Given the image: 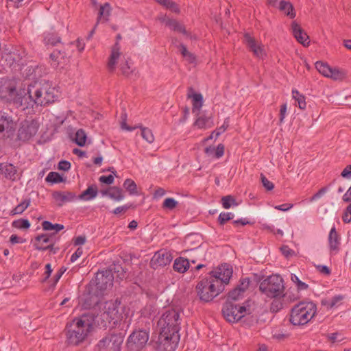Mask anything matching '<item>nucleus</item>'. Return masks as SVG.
I'll list each match as a JSON object with an SVG mask.
<instances>
[{
	"mask_svg": "<svg viewBox=\"0 0 351 351\" xmlns=\"http://www.w3.org/2000/svg\"><path fill=\"white\" fill-rule=\"evenodd\" d=\"M8 101L22 110L45 106L56 101L58 90L48 82H34L27 86L12 88L5 96Z\"/></svg>",
	"mask_w": 351,
	"mask_h": 351,
	"instance_id": "1",
	"label": "nucleus"
},
{
	"mask_svg": "<svg viewBox=\"0 0 351 351\" xmlns=\"http://www.w3.org/2000/svg\"><path fill=\"white\" fill-rule=\"evenodd\" d=\"M93 317L87 315L74 319L67 325V343L73 346L83 343L93 329Z\"/></svg>",
	"mask_w": 351,
	"mask_h": 351,
	"instance_id": "2",
	"label": "nucleus"
},
{
	"mask_svg": "<svg viewBox=\"0 0 351 351\" xmlns=\"http://www.w3.org/2000/svg\"><path fill=\"white\" fill-rule=\"evenodd\" d=\"M317 306L313 302H302L295 305L290 313V322L294 326L308 324L316 315Z\"/></svg>",
	"mask_w": 351,
	"mask_h": 351,
	"instance_id": "3",
	"label": "nucleus"
},
{
	"mask_svg": "<svg viewBox=\"0 0 351 351\" xmlns=\"http://www.w3.org/2000/svg\"><path fill=\"white\" fill-rule=\"evenodd\" d=\"M223 290L220 282L215 278H204L199 281L196 286L197 296L199 300L208 302L213 300Z\"/></svg>",
	"mask_w": 351,
	"mask_h": 351,
	"instance_id": "4",
	"label": "nucleus"
},
{
	"mask_svg": "<svg viewBox=\"0 0 351 351\" xmlns=\"http://www.w3.org/2000/svg\"><path fill=\"white\" fill-rule=\"evenodd\" d=\"M259 289L271 298H281L285 295L283 278L278 274L271 275L263 280L260 283Z\"/></svg>",
	"mask_w": 351,
	"mask_h": 351,
	"instance_id": "5",
	"label": "nucleus"
},
{
	"mask_svg": "<svg viewBox=\"0 0 351 351\" xmlns=\"http://www.w3.org/2000/svg\"><path fill=\"white\" fill-rule=\"evenodd\" d=\"M254 311V304L250 300L241 304L226 302L222 310L224 317L230 322H238L245 315L253 313Z\"/></svg>",
	"mask_w": 351,
	"mask_h": 351,
	"instance_id": "6",
	"label": "nucleus"
},
{
	"mask_svg": "<svg viewBox=\"0 0 351 351\" xmlns=\"http://www.w3.org/2000/svg\"><path fill=\"white\" fill-rule=\"evenodd\" d=\"M180 315L179 311L173 308L165 309L161 315L158 328L160 332H168L180 335Z\"/></svg>",
	"mask_w": 351,
	"mask_h": 351,
	"instance_id": "7",
	"label": "nucleus"
},
{
	"mask_svg": "<svg viewBox=\"0 0 351 351\" xmlns=\"http://www.w3.org/2000/svg\"><path fill=\"white\" fill-rule=\"evenodd\" d=\"M119 305L120 302L117 300L110 301L101 300L97 302L95 308H97L99 310L100 316L104 320L109 323L113 322L115 324L117 322Z\"/></svg>",
	"mask_w": 351,
	"mask_h": 351,
	"instance_id": "8",
	"label": "nucleus"
},
{
	"mask_svg": "<svg viewBox=\"0 0 351 351\" xmlns=\"http://www.w3.org/2000/svg\"><path fill=\"white\" fill-rule=\"evenodd\" d=\"M180 341V335L168 332H160L154 343L156 351H175Z\"/></svg>",
	"mask_w": 351,
	"mask_h": 351,
	"instance_id": "9",
	"label": "nucleus"
},
{
	"mask_svg": "<svg viewBox=\"0 0 351 351\" xmlns=\"http://www.w3.org/2000/svg\"><path fill=\"white\" fill-rule=\"evenodd\" d=\"M123 336L121 334H110L101 339L96 346V351H121Z\"/></svg>",
	"mask_w": 351,
	"mask_h": 351,
	"instance_id": "10",
	"label": "nucleus"
},
{
	"mask_svg": "<svg viewBox=\"0 0 351 351\" xmlns=\"http://www.w3.org/2000/svg\"><path fill=\"white\" fill-rule=\"evenodd\" d=\"M149 333L145 330H134L128 337L127 348L128 351H141L147 344Z\"/></svg>",
	"mask_w": 351,
	"mask_h": 351,
	"instance_id": "11",
	"label": "nucleus"
},
{
	"mask_svg": "<svg viewBox=\"0 0 351 351\" xmlns=\"http://www.w3.org/2000/svg\"><path fill=\"white\" fill-rule=\"evenodd\" d=\"M244 42L249 50L256 58L264 60L267 58V53L266 47L261 41L256 40L249 34H245L244 36Z\"/></svg>",
	"mask_w": 351,
	"mask_h": 351,
	"instance_id": "12",
	"label": "nucleus"
},
{
	"mask_svg": "<svg viewBox=\"0 0 351 351\" xmlns=\"http://www.w3.org/2000/svg\"><path fill=\"white\" fill-rule=\"evenodd\" d=\"M233 269L228 264H221L210 273V277L220 282V285L224 288V285L228 284L232 276Z\"/></svg>",
	"mask_w": 351,
	"mask_h": 351,
	"instance_id": "13",
	"label": "nucleus"
},
{
	"mask_svg": "<svg viewBox=\"0 0 351 351\" xmlns=\"http://www.w3.org/2000/svg\"><path fill=\"white\" fill-rule=\"evenodd\" d=\"M16 128L11 117L0 112V138H10L13 136Z\"/></svg>",
	"mask_w": 351,
	"mask_h": 351,
	"instance_id": "14",
	"label": "nucleus"
},
{
	"mask_svg": "<svg viewBox=\"0 0 351 351\" xmlns=\"http://www.w3.org/2000/svg\"><path fill=\"white\" fill-rule=\"evenodd\" d=\"M38 123L35 120H25L21 123L18 136L22 141H26L34 136L38 129Z\"/></svg>",
	"mask_w": 351,
	"mask_h": 351,
	"instance_id": "15",
	"label": "nucleus"
},
{
	"mask_svg": "<svg viewBox=\"0 0 351 351\" xmlns=\"http://www.w3.org/2000/svg\"><path fill=\"white\" fill-rule=\"evenodd\" d=\"M173 256L170 252L160 250L156 252L150 261V266L158 269L168 265L172 261Z\"/></svg>",
	"mask_w": 351,
	"mask_h": 351,
	"instance_id": "16",
	"label": "nucleus"
},
{
	"mask_svg": "<svg viewBox=\"0 0 351 351\" xmlns=\"http://www.w3.org/2000/svg\"><path fill=\"white\" fill-rule=\"evenodd\" d=\"M113 279L114 275L111 271L98 272L94 280L96 289L103 291L111 288Z\"/></svg>",
	"mask_w": 351,
	"mask_h": 351,
	"instance_id": "17",
	"label": "nucleus"
},
{
	"mask_svg": "<svg viewBox=\"0 0 351 351\" xmlns=\"http://www.w3.org/2000/svg\"><path fill=\"white\" fill-rule=\"evenodd\" d=\"M127 60L121 52V48L118 44H115L111 49L108 58V66L109 69L114 70L119 68L120 64Z\"/></svg>",
	"mask_w": 351,
	"mask_h": 351,
	"instance_id": "18",
	"label": "nucleus"
},
{
	"mask_svg": "<svg viewBox=\"0 0 351 351\" xmlns=\"http://www.w3.org/2000/svg\"><path fill=\"white\" fill-rule=\"evenodd\" d=\"M291 30L293 37L304 47H308L310 44L309 36L301 25L295 21L291 24Z\"/></svg>",
	"mask_w": 351,
	"mask_h": 351,
	"instance_id": "19",
	"label": "nucleus"
},
{
	"mask_svg": "<svg viewBox=\"0 0 351 351\" xmlns=\"http://www.w3.org/2000/svg\"><path fill=\"white\" fill-rule=\"evenodd\" d=\"M249 285L250 280L248 278L241 280L239 285L228 293L227 302L232 303L241 299L244 293L248 289Z\"/></svg>",
	"mask_w": 351,
	"mask_h": 351,
	"instance_id": "20",
	"label": "nucleus"
},
{
	"mask_svg": "<svg viewBox=\"0 0 351 351\" xmlns=\"http://www.w3.org/2000/svg\"><path fill=\"white\" fill-rule=\"evenodd\" d=\"M187 98L191 100L193 113L199 114L204 104L203 95L193 88H190L187 93Z\"/></svg>",
	"mask_w": 351,
	"mask_h": 351,
	"instance_id": "21",
	"label": "nucleus"
},
{
	"mask_svg": "<svg viewBox=\"0 0 351 351\" xmlns=\"http://www.w3.org/2000/svg\"><path fill=\"white\" fill-rule=\"evenodd\" d=\"M214 125L213 117L210 115H199L195 121V126L199 129H207Z\"/></svg>",
	"mask_w": 351,
	"mask_h": 351,
	"instance_id": "22",
	"label": "nucleus"
},
{
	"mask_svg": "<svg viewBox=\"0 0 351 351\" xmlns=\"http://www.w3.org/2000/svg\"><path fill=\"white\" fill-rule=\"evenodd\" d=\"M347 77V72L343 69L337 66H331L327 78L335 81H342Z\"/></svg>",
	"mask_w": 351,
	"mask_h": 351,
	"instance_id": "23",
	"label": "nucleus"
},
{
	"mask_svg": "<svg viewBox=\"0 0 351 351\" xmlns=\"http://www.w3.org/2000/svg\"><path fill=\"white\" fill-rule=\"evenodd\" d=\"M165 25L169 27L171 29L181 32L183 34L186 33L184 27L179 23L176 20L171 19L167 16H161L159 19Z\"/></svg>",
	"mask_w": 351,
	"mask_h": 351,
	"instance_id": "24",
	"label": "nucleus"
},
{
	"mask_svg": "<svg viewBox=\"0 0 351 351\" xmlns=\"http://www.w3.org/2000/svg\"><path fill=\"white\" fill-rule=\"evenodd\" d=\"M0 171L8 178L15 180L17 177L16 167L10 163H2L0 165Z\"/></svg>",
	"mask_w": 351,
	"mask_h": 351,
	"instance_id": "25",
	"label": "nucleus"
},
{
	"mask_svg": "<svg viewBox=\"0 0 351 351\" xmlns=\"http://www.w3.org/2000/svg\"><path fill=\"white\" fill-rule=\"evenodd\" d=\"M344 299L342 295H336L334 297L322 300V305L326 306L327 308L331 309L339 306Z\"/></svg>",
	"mask_w": 351,
	"mask_h": 351,
	"instance_id": "26",
	"label": "nucleus"
},
{
	"mask_svg": "<svg viewBox=\"0 0 351 351\" xmlns=\"http://www.w3.org/2000/svg\"><path fill=\"white\" fill-rule=\"evenodd\" d=\"M190 267V263L188 259L183 257H179L174 261L173 269L179 273L186 272Z\"/></svg>",
	"mask_w": 351,
	"mask_h": 351,
	"instance_id": "27",
	"label": "nucleus"
},
{
	"mask_svg": "<svg viewBox=\"0 0 351 351\" xmlns=\"http://www.w3.org/2000/svg\"><path fill=\"white\" fill-rule=\"evenodd\" d=\"M278 9L289 16L291 19L295 18L296 13L294 11L293 6L291 2L287 0H282L279 3Z\"/></svg>",
	"mask_w": 351,
	"mask_h": 351,
	"instance_id": "28",
	"label": "nucleus"
},
{
	"mask_svg": "<svg viewBox=\"0 0 351 351\" xmlns=\"http://www.w3.org/2000/svg\"><path fill=\"white\" fill-rule=\"evenodd\" d=\"M205 153L211 158H219L224 154V146L222 144H219L216 148L212 147H206Z\"/></svg>",
	"mask_w": 351,
	"mask_h": 351,
	"instance_id": "29",
	"label": "nucleus"
},
{
	"mask_svg": "<svg viewBox=\"0 0 351 351\" xmlns=\"http://www.w3.org/2000/svg\"><path fill=\"white\" fill-rule=\"evenodd\" d=\"M53 197L59 204L64 202L73 201L75 195L71 193L55 192L53 193Z\"/></svg>",
	"mask_w": 351,
	"mask_h": 351,
	"instance_id": "30",
	"label": "nucleus"
},
{
	"mask_svg": "<svg viewBox=\"0 0 351 351\" xmlns=\"http://www.w3.org/2000/svg\"><path fill=\"white\" fill-rule=\"evenodd\" d=\"M110 199L114 202H121L124 199L125 194L123 190L118 186L110 187Z\"/></svg>",
	"mask_w": 351,
	"mask_h": 351,
	"instance_id": "31",
	"label": "nucleus"
},
{
	"mask_svg": "<svg viewBox=\"0 0 351 351\" xmlns=\"http://www.w3.org/2000/svg\"><path fill=\"white\" fill-rule=\"evenodd\" d=\"M133 314L134 311L130 306L121 307V311H119L118 313L117 322L121 320H124L126 322H130Z\"/></svg>",
	"mask_w": 351,
	"mask_h": 351,
	"instance_id": "32",
	"label": "nucleus"
},
{
	"mask_svg": "<svg viewBox=\"0 0 351 351\" xmlns=\"http://www.w3.org/2000/svg\"><path fill=\"white\" fill-rule=\"evenodd\" d=\"M292 98L295 101V105H297L300 109L304 110L306 108L305 97L298 90H292Z\"/></svg>",
	"mask_w": 351,
	"mask_h": 351,
	"instance_id": "33",
	"label": "nucleus"
},
{
	"mask_svg": "<svg viewBox=\"0 0 351 351\" xmlns=\"http://www.w3.org/2000/svg\"><path fill=\"white\" fill-rule=\"evenodd\" d=\"M97 195V187L95 186H90L80 195V199L84 201H90L96 197Z\"/></svg>",
	"mask_w": 351,
	"mask_h": 351,
	"instance_id": "34",
	"label": "nucleus"
},
{
	"mask_svg": "<svg viewBox=\"0 0 351 351\" xmlns=\"http://www.w3.org/2000/svg\"><path fill=\"white\" fill-rule=\"evenodd\" d=\"M124 189L125 191L129 193L130 195H138V188L137 185L135 183L134 180L132 179L128 178L126 179L123 184Z\"/></svg>",
	"mask_w": 351,
	"mask_h": 351,
	"instance_id": "35",
	"label": "nucleus"
},
{
	"mask_svg": "<svg viewBox=\"0 0 351 351\" xmlns=\"http://www.w3.org/2000/svg\"><path fill=\"white\" fill-rule=\"evenodd\" d=\"M241 201L237 202L236 199L232 195L223 196L221 198V204L223 208L229 209L231 207H236L241 204Z\"/></svg>",
	"mask_w": 351,
	"mask_h": 351,
	"instance_id": "36",
	"label": "nucleus"
},
{
	"mask_svg": "<svg viewBox=\"0 0 351 351\" xmlns=\"http://www.w3.org/2000/svg\"><path fill=\"white\" fill-rule=\"evenodd\" d=\"M43 228L46 231H50L53 233H57L64 229V226L58 223H52L48 221H45L42 223Z\"/></svg>",
	"mask_w": 351,
	"mask_h": 351,
	"instance_id": "37",
	"label": "nucleus"
},
{
	"mask_svg": "<svg viewBox=\"0 0 351 351\" xmlns=\"http://www.w3.org/2000/svg\"><path fill=\"white\" fill-rule=\"evenodd\" d=\"M30 203V199H25L12 210L11 214L13 215L22 214L29 206Z\"/></svg>",
	"mask_w": 351,
	"mask_h": 351,
	"instance_id": "38",
	"label": "nucleus"
},
{
	"mask_svg": "<svg viewBox=\"0 0 351 351\" xmlns=\"http://www.w3.org/2000/svg\"><path fill=\"white\" fill-rule=\"evenodd\" d=\"M157 313V308L152 304L146 305L141 311V315L142 317L152 319Z\"/></svg>",
	"mask_w": 351,
	"mask_h": 351,
	"instance_id": "39",
	"label": "nucleus"
},
{
	"mask_svg": "<svg viewBox=\"0 0 351 351\" xmlns=\"http://www.w3.org/2000/svg\"><path fill=\"white\" fill-rule=\"evenodd\" d=\"M315 66L317 71L321 75H322L325 77H327V76H328V73L330 71L331 66H330L328 63L322 61H317L315 62Z\"/></svg>",
	"mask_w": 351,
	"mask_h": 351,
	"instance_id": "40",
	"label": "nucleus"
},
{
	"mask_svg": "<svg viewBox=\"0 0 351 351\" xmlns=\"http://www.w3.org/2000/svg\"><path fill=\"white\" fill-rule=\"evenodd\" d=\"M87 135L86 132L82 130H78L75 133V142L80 147H83L87 142Z\"/></svg>",
	"mask_w": 351,
	"mask_h": 351,
	"instance_id": "41",
	"label": "nucleus"
},
{
	"mask_svg": "<svg viewBox=\"0 0 351 351\" xmlns=\"http://www.w3.org/2000/svg\"><path fill=\"white\" fill-rule=\"evenodd\" d=\"M229 123H230L229 118L226 119L223 125L221 126H220L219 128H217L215 131H214L208 138L205 139V141H208V139H212L214 137H215V138H217L220 134L223 133L227 130V128L229 126Z\"/></svg>",
	"mask_w": 351,
	"mask_h": 351,
	"instance_id": "42",
	"label": "nucleus"
},
{
	"mask_svg": "<svg viewBox=\"0 0 351 351\" xmlns=\"http://www.w3.org/2000/svg\"><path fill=\"white\" fill-rule=\"evenodd\" d=\"M291 280L295 285L298 291H304L308 288V285L300 280L298 276L294 274H291Z\"/></svg>",
	"mask_w": 351,
	"mask_h": 351,
	"instance_id": "43",
	"label": "nucleus"
},
{
	"mask_svg": "<svg viewBox=\"0 0 351 351\" xmlns=\"http://www.w3.org/2000/svg\"><path fill=\"white\" fill-rule=\"evenodd\" d=\"M110 13V7L108 3H105L104 5L100 7L97 23L101 21H107L108 17Z\"/></svg>",
	"mask_w": 351,
	"mask_h": 351,
	"instance_id": "44",
	"label": "nucleus"
},
{
	"mask_svg": "<svg viewBox=\"0 0 351 351\" xmlns=\"http://www.w3.org/2000/svg\"><path fill=\"white\" fill-rule=\"evenodd\" d=\"M157 3L159 4L165 6L166 8L170 10L171 11L178 13L180 12V9L178 6V5L172 2L169 0H155Z\"/></svg>",
	"mask_w": 351,
	"mask_h": 351,
	"instance_id": "45",
	"label": "nucleus"
},
{
	"mask_svg": "<svg viewBox=\"0 0 351 351\" xmlns=\"http://www.w3.org/2000/svg\"><path fill=\"white\" fill-rule=\"evenodd\" d=\"M46 181L51 184L60 183L64 181L62 176L57 172H50L46 177Z\"/></svg>",
	"mask_w": 351,
	"mask_h": 351,
	"instance_id": "46",
	"label": "nucleus"
},
{
	"mask_svg": "<svg viewBox=\"0 0 351 351\" xmlns=\"http://www.w3.org/2000/svg\"><path fill=\"white\" fill-rule=\"evenodd\" d=\"M44 41L47 45H54L58 43L60 40L54 33L49 32L45 34Z\"/></svg>",
	"mask_w": 351,
	"mask_h": 351,
	"instance_id": "47",
	"label": "nucleus"
},
{
	"mask_svg": "<svg viewBox=\"0 0 351 351\" xmlns=\"http://www.w3.org/2000/svg\"><path fill=\"white\" fill-rule=\"evenodd\" d=\"M123 75H129L133 72L132 63L129 60H125L119 67Z\"/></svg>",
	"mask_w": 351,
	"mask_h": 351,
	"instance_id": "48",
	"label": "nucleus"
},
{
	"mask_svg": "<svg viewBox=\"0 0 351 351\" xmlns=\"http://www.w3.org/2000/svg\"><path fill=\"white\" fill-rule=\"evenodd\" d=\"M178 204V202L172 197H168L166 198L162 204V208L169 210H172L174 209Z\"/></svg>",
	"mask_w": 351,
	"mask_h": 351,
	"instance_id": "49",
	"label": "nucleus"
},
{
	"mask_svg": "<svg viewBox=\"0 0 351 351\" xmlns=\"http://www.w3.org/2000/svg\"><path fill=\"white\" fill-rule=\"evenodd\" d=\"M12 225L19 229H27L30 226L29 221L26 219H20L13 221Z\"/></svg>",
	"mask_w": 351,
	"mask_h": 351,
	"instance_id": "50",
	"label": "nucleus"
},
{
	"mask_svg": "<svg viewBox=\"0 0 351 351\" xmlns=\"http://www.w3.org/2000/svg\"><path fill=\"white\" fill-rule=\"evenodd\" d=\"M141 136L149 143H152L154 141V136L152 130L148 128H142Z\"/></svg>",
	"mask_w": 351,
	"mask_h": 351,
	"instance_id": "51",
	"label": "nucleus"
},
{
	"mask_svg": "<svg viewBox=\"0 0 351 351\" xmlns=\"http://www.w3.org/2000/svg\"><path fill=\"white\" fill-rule=\"evenodd\" d=\"M282 254L287 258L295 256L296 255V252L290 248L288 245H283L280 248Z\"/></svg>",
	"mask_w": 351,
	"mask_h": 351,
	"instance_id": "52",
	"label": "nucleus"
},
{
	"mask_svg": "<svg viewBox=\"0 0 351 351\" xmlns=\"http://www.w3.org/2000/svg\"><path fill=\"white\" fill-rule=\"evenodd\" d=\"M234 214L232 213L227 212V213H221L219 215L218 221L220 224H223L226 221L233 219Z\"/></svg>",
	"mask_w": 351,
	"mask_h": 351,
	"instance_id": "53",
	"label": "nucleus"
},
{
	"mask_svg": "<svg viewBox=\"0 0 351 351\" xmlns=\"http://www.w3.org/2000/svg\"><path fill=\"white\" fill-rule=\"evenodd\" d=\"M99 180L101 183L111 184L114 182V176L113 175L102 176L99 177Z\"/></svg>",
	"mask_w": 351,
	"mask_h": 351,
	"instance_id": "54",
	"label": "nucleus"
},
{
	"mask_svg": "<svg viewBox=\"0 0 351 351\" xmlns=\"http://www.w3.org/2000/svg\"><path fill=\"white\" fill-rule=\"evenodd\" d=\"M261 182L263 186L268 191H271L274 187V184L267 180L263 175H261Z\"/></svg>",
	"mask_w": 351,
	"mask_h": 351,
	"instance_id": "55",
	"label": "nucleus"
},
{
	"mask_svg": "<svg viewBox=\"0 0 351 351\" xmlns=\"http://www.w3.org/2000/svg\"><path fill=\"white\" fill-rule=\"evenodd\" d=\"M121 128L123 130L131 132V131L135 130L137 128V126H135V127L128 126L126 124V115L124 114L122 116V121H121Z\"/></svg>",
	"mask_w": 351,
	"mask_h": 351,
	"instance_id": "56",
	"label": "nucleus"
},
{
	"mask_svg": "<svg viewBox=\"0 0 351 351\" xmlns=\"http://www.w3.org/2000/svg\"><path fill=\"white\" fill-rule=\"evenodd\" d=\"M343 221L345 223H349L351 221V204L349 205L344 211Z\"/></svg>",
	"mask_w": 351,
	"mask_h": 351,
	"instance_id": "57",
	"label": "nucleus"
},
{
	"mask_svg": "<svg viewBox=\"0 0 351 351\" xmlns=\"http://www.w3.org/2000/svg\"><path fill=\"white\" fill-rule=\"evenodd\" d=\"M293 206V204L286 203L281 205L275 206L274 208L283 212H287L291 209Z\"/></svg>",
	"mask_w": 351,
	"mask_h": 351,
	"instance_id": "58",
	"label": "nucleus"
},
{
	"mask_svg": "<svg viewBox=\"0 0 351 351\" xmlns=\"http://www.w3.org/2000/svg\"><path fill=\"white\" fill-rule=\"evenodd\" d=\"M71 168V163L66 160H61L58 163V169L62 171H68Z\"/></svg>",
	"mask_w": 351,
	"mask_h": 351,
	"instance_id": "59",
	"label": "nucleus"
},
{
	"mask_svg": "<svg viewBox=\"0 0 351 351\" xmlns=\"http://www.w3.org/2000/svg\"><path fill=\"white\" fill-rule=\"evenodd\" d=\"M287 104H284L281 106L280 110V121L282 123L284 121V119L287 115Z\"/></svg>",
	"mask_w": 351,
	"mask_h": 351,
	"instance_id": "60",
	"label": "nucleus"
},
{
	"mask_svg": "<svg viewBox=\"0 0 351 351\" xmlns=\"http://www.w3.org/2000/svg\"><path fill=\"white\" fill-rule=\"evenodd\" d=\"M317 269L322 274L324 275H329L330 274V269L326 265H317Z\"/></svg>",
	"mask_w": 351,
	"mask_h": 351,
	"instance_id": "61",
	"label": "nucleus"
},
{
	"mask_svg": "<svg viewBox=\"0 0 351 351\" xmlns=\"http://www.w3.org/2000/svg\"><path fill=\"white\" fill-rule=\"evenodd\" d=\"M166 194V191L162 188L157 189L154 193V198L158 199L163 197Z\"/></svg>",
	"mask_w": 351,
	"mask_h": 351,
	"instance_id": "62",
	"label": "nucleus"
},
{
	"mask_svg": "<svg viewBox=\"0 0 351 351\" xmlns=\"http://www.w3.org/2000/svg\"><path fill=\"white\" fill-rule=\"evenodd\" d=\"M82 254V249L79 247L77 249V250L75 251V252L74 254H73V255L71 256V262H75L77 260L78 258H80Z\"/></svg>",
	"mask_w": 351,
	"mask_h": 351,
	"instance_id": "63",
	"label": "nucleus"
},
{
	"mask_svg": "<svg viewBox=\"0 0 351 351\" xmlns=\"http://www.w3.org/2000/svg\"><path fill=\"white\" fill-rule=\"evenodd\" d=\"M341 176L346 178H351V167L347 166L341 172Z\"/></svg>",
	"mask_w": 351,
	"mask_h": 351,
	"instance_id": "64",
	"label": "nucleus"
}]
</instances>
